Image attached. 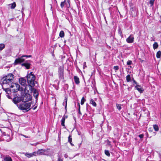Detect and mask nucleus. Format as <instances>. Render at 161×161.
I'll use <instances>...</instances> for the list:
<instances>
[{
    "mask_svg": "<svg viewBox=\"0 0 161 161\" xmlns=\"http://www.w3.org/2000/svg\"><path fill=\"white\" fill-rule=\"evenodd\" d=\"M127 42L128 43H131L133 42L134 37L132 35H130V36L126 39Z\"/></svg>",
    "mask_w": 161,
    "mask_h": 161,
    "instance_id": "obj_8",
    "label": "nucleus"
},
{
    "mask_svg": "<svg viewBox=\"0 0 161 161\" xmlns=\"http://www.w3.org/2000/svg\"><path fill=\"white\" fill-rule=\"evenodd\" d=\"M118 33L120 36H121V37L123 36V34L122 31L121 30V29L119 27L118 29Z\"/></svg>",
    "mask_w": 161,
    "mask_h": 161,
    "instance_id": "obj_26",
    "label": "nucleus"
},
{
    "mask_svg": "<svg viewBox=\"0 0 161 161\" xmlns=\"http://www.w3.org/2000/svg\"><path fill=\"white\" fill-rule=\"evenodd\" d=\"M138 136L140 138H142L143 137L144 135L143 134H140Z\"/></svg>",
    "mask_w": 161,
    "mask_h": 161,
    "instance_id": "obj_38",
    "label": "nucleus"
},
{
    "mask_svg": "<svg viewBox=\"0 0 161 161\" xmlns=\"http://www.w3.org/2000/svg\"><path fill=\"white\" fill-rule=\"evenodd\" d=\"M65 3V0L63 2H62L61 3L60 6L62 8H63L64 6Z\"/></svg>",
    "mask_w": 161,
    "mask_h": 161,
    "instance_id": "obj_30",
    "label": "nucleus"
},
{
    "mask_svg": "<svg viewBox=\"0 0 161 161\" xmlns=\"http://www.w3.org/2000/svg\"><path fill=\"white\" fill-rule=\"evenodd\" d=\"M108 145H110V142L109 141H108Z\"/></svg>",
    "mask_w": 161,
    "mask_h": 161,
    "instance_id": "obj_46",
    "label": "nucleus"
},
{
    "mask_svg": "<svg viewBox=\"0 0 161 161\" xmlns=\"http://www.w3.org/2000/svg\"><path fill=\"white\" fill-rule=\"evenodd\" d=\"M37 106H35L34 108H33V110H35V109H36V108H37Z\"/></svg>",
    "mask_w": 161,
    "mask_h": 161,
    "instance_id": "obj_42",
    "label": "nucleus"
},
{
    "mask_svg": "<svg viewBox=\"0 0 161 161\" xmlns=\"http://www.w3.org/2000/svg\"><path fill=\"white\" fill-rule=\"evenodd\" d=\"M158 44L157 42H155L153 45V47L154 49H155L158 47Z\"/></svg>",
    "mask_w": 161,
    "mask_h": 161,
    "instance_id": "obj_21",
    "label": "nucleus"
},
{
    "mask_svg": "<svg viewBox=\"0 0 161 161\" xmlns=\"http://www.w3.org/2000/svg\"><path fill=\"white\" fill-rule=\"evenodd\" d=\"M20 101V98L17 97H14L13 100V102L16 104L19 103Z\"/></svg>",
    "mask_w": 161,
    "mask_h": 161,
    "instance_id": "obj_12",
    "label": "nucleus"
},
{
    "mask_svg": "<svg viewBox=\"0 0 161 161\" xmlns=\"http://www.w3.org/2000/svg\"><path fill=\"white\" fill-rule=\"evenodd\" d=\"M46 151L45 150L41 149L37 151L36 152V153L37 154L39 155H46V154L45 153V152Z\"/></svg>",
    "mask_w": 161,
    "mask_h": 161,
    "instance_id": "obj_11",
    "label": "nucleus"
},
{
    "mask_svg": "<svg viewBox=\"0 0 161 161\" xmlns=\"http://www.w3.org/2000/svg\"><path fill=\"white\" fill-rule=\"evenodd\" d=\"M31 64L28 63H24L21 64L22 66H25L26 69H29L30 67Z\"/></svg>",
    "mask_w": 161,
    "mask_h": 161,
    "instance_id": "obj_15",
    "label": "nucleus"
},
{
    "mask_svg": "<svg viewBox=\"0 0 161 161\" xmlns=\"http://www.w3.org/2000/svg\"><path fill=\"white\" fill-rule=\"evenodd\" d=\"M6 96L9 98V99H11V98L10 96L8 95V94H7L6 95Z\"/></svg>",
    "mask_w": 161,
    "mask_h": 161,
    "instance_id": "obj_40",
    "label": "nucleus"
},
{
    "mask_svg": "<svg viewBox=\"0 0 161 161\" xmlns=\"http://www.w3.org/2000/svg\"><path fill=\"white\" fill-rule=\"evenodd\" d=\"M116 106L117 108L119 110H120V109H121V105L120 104L116 103Z\"/></svg>",
    "mask_w": 161,
    "mask_h": 161,
    "instance_id": "obj_25",
    "label": "nucleus"
},
{
    "mask_svg": "<svg viewBox=\"0 0 161 161\" xmlns=\"http://www.w3.org/2000/svg\"><path fill=\"white\" fill-rule=\"evenodd\" d=\"M57 161H63V159L62 158V156L61 155H59L58 156Z\"/></svg>",
    "mask_w": 161,
    "mask_h": 161,
    "instance_id": "obj_31",
    "label": "nucleus"
},
{
    "mask_svg": "<svg viewBox=\"0 0 161 161\" xmlns=\"http://www.w3.org/2000/svg\"><path fill=\"white\" fill-rule=\"evenodd\" d=\"M126 80L127 82H129L131 81V77L130 75H128L126 76Z\"/></svg>",
    "mask_w": 161,
    "mask_h": 161,
    "instance_id": "obj_22",
    "label": "nucleus"
},
{
    "mask_svg": "<svg viewBox=\"0 0 161 161\" xmlns=\"http://www.w3.org/2000/svg\"><path fill=\"white\" fill-rule=\"evenodd\" d=\"M86 62H84L83 63V68H85V67H86Z\"/></svg>",
    "mask_w": 161,
    "mask_h": 161,
    "instance_id": "obj_41",
    "label": "nucleus"
},
{
    "mask_svg": "<svg viewBox=\"0 0 161 161\" xmlns=\"http://www.w3.org/2000/svg\"><path fill=\"white\" fill-rule=\"evenodd\" d=\"M5 47V45L3 43L0 44V50H2Z\"/></svg>",
    "mask_w": 161,
    "mask_h": 161,
    "instance_id": "obj_28",
    "label": "nucleus"
},
{
    "mask_svg": "<svg viewBox=\"0 0 161 161\" xmlns=\"http://www.w3.org/2000/svg\"><path fill=\"white\" fill-rule=\"evenodd\" d=\"M22 136H24V137H25L26 138H28V137L27 136H25L24 135H22Z\"/></svg>",
    "mask_w": 161,
    "mask_h": 161,
    "instance_id": "obj_45",
    "label": "nucleus"
},
{
    "mask_svg": "<svg viewBox=\"0 0 161 161\" xmlns=\"http://www.w3.org/2000/svg\"><path fill=\"white\" fill-rule=\"evenodd\" d=\"M146 136H147V137H148V134L147 132V133H146Z\"/></svg>",
    "mask_w": 161,
    "mask_h": 161,
    "instance_id": "obj_48",
    "label": "nucleus"
},
{
    "mask_svg": "<svg viewBox=\"0 0 161 161\" xmlns=\"http://www.w3.org/2000/svg\"><path fill=\"white\" fill-rule=\"evenodd\" d=\"M9 5H11L10 7L11 9L14 8L16 6V4L15 2H14L13 3L10 4Z\"/></svg>",
    "mask_w": 161,
    "mask_h": 161,
    "instance_id": "obj_24",
    "label": "nucleus"
},
{
    "mask_svg": "<svg viewBox=\"0 0 161 161\" xmlns=\"http://www.w3.org/2000/svg\"><path fill=\"white\" fill-rule=\"evenodd\" d=\"M161 20H160V21L161 22V15L160 16Z\"/></svg>",
    "mask_w": 161,
    "mask_h": 161,
    "instance_id": "obj_50",
    "label": "nucleus"
},
{
    "mask_svg": "<svg viewBox=\"0 0 161 161\" xmlns=\"http://www.w3.org/2000/svg\"><path fill=\"white\" fill-rule=\"evenodd\" d=\"M114 69L116 71V70H118L119 69V67L118 66H114Z\"/></svg>",
    "mask_w": 161,
    "mask_h": 161,
    "instance_id": "obj_36",
    "label": "nucleus"
},
{
    "mask_svg": "<svg viewBox=\"0 0 161 161\" xmlns=\"http://www.w3.org/2000/svg\"><path fill=\"white\" fill-rule=\"evenodd\" d=\"M31 104V102L28 103L24 102L20 105H17V106L19 109L22 110L24 112H25L31 109L30 107Z\"/></svg>",
    "mask_w": 161,
    "mask_h": 161,
    "instance_id": "obj_2",
    "label": "nucleus"
},
{
    "mask_svg": "<svg viewBox=\"0 0 161 161\" xmlns=\"http://www.w3.org/2000/svg\"><path fill=\"white\" fill-rule=\"evenodd\" d=\"M23 57H26V58H30V57H31V55H23Z\"/></svg>",
    "mask_w": 161,
    "mask_h": 161,
    "instance_id": "obj_39",
    "label": "nucleus"
},
{
    "mask_svg": "<svg viewBox=\"0 0 161 161\" xmlns=\"http://www.w3.org/2000/svg\"><path fill=\"white\" fill-rule=\"evenodd\" d=\"M31 99V96L29 94H26L23 97L22 101L25 103L28 102Z\"/></svg>",
    "mask_w": 161,
    "mask_h": 161,
    "instance_id": "obj_6",
    "label": "nucleus"
},
{
    "mask_svg": "<svg viewBox=\"0 0 161 161\" xmlns=\"http://www.w3.org/2000/svg\"><path fill=\"white\" fill-rule=\"evenodd\" d=\"M78 106H79V108H78V113L79 114H81V113L80 112V103H78Z\"/></svg>",
    "mask_w": 161,
    "mask_h": 161,
    "instance_id": "obj_37",
    "label": "nucleus"
},
{
    "mask_svg": "<svg viewBox=\"0 0 161 161\" xmlns=\"http://www.w3.org/2000/svg\"><path fill=\"white\" fill-rule=\"evenodd\" d=\"M90 103L94 107H96L97 106L96 103L92 99H91V100H90Z\"/></svg>",
    "mask_w": 161,
    "mask_h": 161,
    "instance_id": "obj_19",
    "label": "nucleus"
},
{
    "mask_svg": "<svg viewBox=\"0 0 161 161\" xmlns=\"http://www.w3.org/2000/svg\"><path fill=\"white\" fill-rule=\"evenodd\" d=\"M153 128L156 131H158V125H153Z\"/></svg>",
    "mask_w": 161,
    "mask_h": 161,
    "instance_id": "obj_27",
    "label": "nucleus"
},
{
    "mask_svg": "<svg viewBox=\"0 0 161 161\" xmlns=\"http://www.w3.org/2000/svg\"><path fill=\"white\" fill-rule=\"evenodd\" d=\"M19 81L20 84L25 86L26 85V81L24 78H19Z\"/></svg>",
    "mask_w": 161,
    "mask_h": 161,
    "instance_id": "obj_9",
    "label": "nucleus"
},
{
    "mask_svg": "<svg viewBox=\"0 0 161 161\" xmlns=\"http://www.w3.org/2000/svg\"><path fill=\"white\" fill-rule=\"evenodd\" d=\"M36 153V152H34L32 153H26L25 154V155L28 158H30L34 155H35V154Z\"/></svg>",
    "mask_w": 161,
    "mask_h": 161,
    "instance_id": "obj_17",
    "label": "nucleus"
},
{
    "mask_svg": "<svg viewBox=\"0 0 161 161\" xmlns=\"http://www.w3.org/2000/svg\"><path fill=\"white\" fill-rule=\"evenodd\" d=\"M72 138H71V136L70 135H69L68 137V142L70 143H71V142H72Z\"/></svg>",
    "mask_w": 161,
    "mask_h": 161,
    "instance_id": "obj_33",
    "label": "nucleus"
},
{
    "mask_svg": "<svg viewBox=\"0 0 161 161\" xmlns=\"http://www.w3.org/2000/svg\"><path fill=\"white\" fill-rule=\"evenodd\" d=\"M23 10H24V8H23V7L22 8V10H21L22 13V14L23 13Z\"/></svg>",
    "mask_w": 161,
    "mask_h": 161,
    "instance_id": "obj_47",
    "label": "nucleus"
},
{
    "mask_svg": "<svg viewBox=\"0 0 161 161\" xmlns=\"http://www.w3.org/2000/svg\"><path fill=\"white\" fill-rule=\"evenodd\" d=\"M85 99L84 98V97H83L82 98V99H81V102H80V104H81V105H83V104H84V102H85Z\"/></svg>",
    "mask_w": 161,
    "mask_h": 161,
    "instance_id": "obj_32",
    "label": "nucleus"
},
{
    "mask_svg": "<svg viewBox=\"0 0 161 161\" xmlns=\"http://www.w3.org/2000/svg\"><path fill=\"white\" fill-rule=\"evenodd\" d=\"M67 98L66 97H65L64 102L63 103V105L65 106V108L66 110L67 109Z\"/></svg>",
    "mask_w": 161,
    "mask_h": 161,
    "instance_id": "obj_18",
    "label": "nucleus"
},
{
    "mask_svg": "<svg viewBox=\"0 0 161 161\" xmlns=\"http://www.w3.org/2000/svg\"><path fill=\"white\" fill-rule=\"evenodd\" d=\"M32 89V92H33V96L35 97L36 99L39 95L38 92L37 90L36 89L34 88H33Z\"/></svg>",
    "mask_w": 161,
    "mask_h": 161,
    "instance_id": "obj_10",
    "label": "nucleus"
},
{
    "mask_svg": "<svg viewBox=\"0 0 161 161\" xmlns=\"http://www.w3.org/2000/svg\"><path fill=\"white\" fill-rule=\"evenodd\" d=\"M154 0H150L149 3L151 5H150L151 6H152L153 5L154 3Z\"/></svg>",
    "mask_w": 161,
    "mask_h": 161,
    "instance_id": "obj_34",
    "label": "nucleus"
},
{
    "mask_svg": "<svg viewBox=\"0 0 161 161\" xmlns=\"http://www.w3.org/2000/svg\"><path fill=\"white\" fill-rule=\"evenodd\" d=\"M27 78L28 85L31 87L34 86L35 85L36 78L35 75L32 74V72H31L30 74H27Z\"/></svg>",
    "mask_w": 161,
    "mask_h": 161,
    "instance_id": "obj_3",
    "label": "nucleus"
},
{
    "mask_svg": "<svg viewBox=\"0 0 161 161\" xmlns=\"http://www.w3.org/2000/svg\"><path fill=\"white\" fill-rule=\"evenodd\" d=\"M68 118V116L66 115H64L63 116V117L62 119L61 120V125L63 126H64V122L65 119L67 118Z\"/></svg>",
    "mask_w": 161,
    "mask_h": 161,
    "instance_id": "obj_13",
    "label": "nucleus"
},
{
    "mask_svg": "<svg viewBox=\"0 0 161 161\" xmlns=\"http://www.w3.org/2000/svg\"><path fill=\"white\" fill-rule=\"evenodd\" d=\"M105 154L108 156H110V154L109 151L108 150H105Z\"/></svg>",
    "mask_w": 161,
    "mask_h": 161,
    "instance_id": "obj_29",
    "label": "nucleus"
},
{
    "mask_svg": "<svg viewBox=\"0 0 161 161\" xmlns=\"http://www.w3.org/2000/svg\"><path fill=\"white\" fill-rule=\"evenodd\" d=\"M135 89L137 90L140 93H142L143 91V90L142 89V87L138 85H137L135 86Z\"/></svg>",
    "mask_w": 161,
    "mask_h": 161,
    "instance_id": "obj_14",
    "label": "nucleus"
},
{
    "mask_svg": "<svg viewBox=\"0 0 161 161\" xmlns=\"http://www.w3.org/2000/svg\"><path fill=\"white\" fill-rule=\"evenodd\" d=\"M70 144H71V145L72 146H74L73 144L71 143H71H70Z\"/></svg>",
    "mask_w": 161,
    "mask_h": 161,
    "instance_id": "obj_49",
    "label": "nucleus"
},
{
    "mask_svg": "<svg viewBox=\"0 0 161 161\" xmlns=\"http://www.w3.org/2000/svg\"><path fill=\"white\" fill-rule=\"evenodd\" d=\"M156 57L158 58H161V51H158L156 53Z\"/></svg>",
    "mask_w": 161,
    "mask_h": 161,
    "instance_id": "obj_20",
    "label": "nucleus"
},
{
    "mask_svg": "<svg viewBox=\"0 0 161 161\" xmlns=\"http://www.w3.org/2000/svg\"><path fill=\"white\" fill-rule=\"evenodd\" d=\"M64 36V33L63 31H61L59 33V36L61 37H63Z\"/></svg>",
    "mask_w": 161,
    "mask_h": 161,
    "instance_id": "obj_23",
    "label": "nucleus"
},
{
    "mask_svg": "<svg viewBox=\"0 0 161 161\" xmlns=\"http://www.w3.org/2000/svg\"><path fill=\"white\" fill-rule=\"evenodd\" d=\"M75 83L78 84L80 83L79 79L77 76H75L74 77Z\"/></svg>",
    "mask_w": 161,
    "mask_h": 161,
    "instance_id": "obj_16",
    "label": "nucleus"
},
{
    "mask_svg": "<svg viewBox=\"0 0 161 161\" xmlns=\"http://www.w3.org/2000/svg\"><path fill=\"white\" fill-rule=\"evenodd\" d=\"M132 64V62L131 60H128L127 62V64L130 65Z\"/></svg>",
    "mask_w": 161,
    "mask_h": 161,
    "instance_id": "obj_35",
    "label": "nucleus"
},
{
    "mask_svg": "<svg viewBox=\"0 0 161 161\" xmlns=\"http://www.w3.org/2000/svg\"><path fill=\"white\" fill-rule=\"evenodd\" d=\"M133 80L134 83L136 84H137V82H136V81L135 80H134L133 79Z\"/></svg>",
    "mask_w": 161,
    "mask_h": 161,
    "instance_id": "obj_43",
    "label": "nucleus"
},
{
    "mask_svg": "<svg viewBox=\"0 0 161 161\" xmlns=\"http://www.w3.org/2000/svg\"><path fill=\"white\" fill-rule=\"evenodd\" d=\"M23 56L18 58H16L14 62V64H20L22 62H23L25 61V59L23 58Z\"/></svg>",
    "mask_w": 161,
    "mask_h": 161,
    "instance_id": "obj_7",
    "label": "nucleus"
},
{
    "mask_svg": "<svg viewBox=\"0 0 161 161\" xmlns=\"http://www.w3.org/2000/svg\"><path fill=\"white\" fill-rule=\"evenodd\" d=\"M64 157L65 158H66L68 157V155H67V154H65L64 155Z\"/></svg>",
    "mask_w": 161,
    "mask_h": 161,
    "instance_id": "obj_44",
    "label": "nucleus"
},
{
    "mask_svg": "<svg viewBox=\"0 0 161 161\" xmlns=\"http://www.w3.org/2000/svg\"><path fill=\"white\" fill-rule=\"evenodd\" d=\"M9 86L10 87L11 89H9V88H7L6 89V92H7L8 91H10L13 92H16L19 90L21 91L22 90L20 89V86L17 83H13L11 84L10 85H9Z\"/></svg>",
    "mask_w": 161,
    "mask_h": 161,
    "instance_id": "obj_4",
    "label": "nucleus"
},
{
    "mask_svg": "<svg viewBox=\"0 0 161 161\" xmlns=\"http://www.w3.org/2000/svg\"><path fill=\"white\" fill-rule=\"evenodd\" d=\"M14 76L12 74H10L4 77L2 79L3 85H7V86L10 85L13 83Z\"/></svg>",
    "mask_w": 161,
    "mask_h": 161,
    "instance_id": "obj_1",
    "label": "nucleus"
},
{
    "mask_svg": "<svg viewBox=\"0 0 161 161\" xmlns=\"http://www.w3.org/2000/svg\"><path fill=\"white\" fill-rule=\"evenodd\" d=\"M64 67L63 66H60L59 67L58 69V75L59 78L62 81L64 80Z\"/></svg>",
    "mask_w": 161,
    "mask_h": 161,
    "instance_id": "obj_5",
    "label": "nucleus"
}]
</instances>
